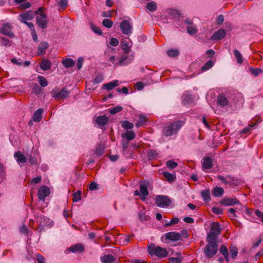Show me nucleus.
<instances>
[{
    "instance_id": "33",
    "label": "nucleus",
    "mask_w": 263,
    "mask_h": 263,
    "mask_svg": "<svg viewBox=\"0 0 263 263\" xmlns=\"http://www.w3.org/2000/svg\"><path fill=\"white\" fill-rule=\"evenodd\" d=\"M62 64L66 68H70L74 65L75 61L74 60H73L72 59L67 58V59H66L65 60H63Z\"/></svg>"
},
{
    "instance_id": "56",
    "label": "nucleus",
    "mask_w": 263,
    "mask_h": 263,
    "mask_svg": "<svg viewBox=\"0 0 263 263\" xmlns=\"http://www.w3.org/2000/svg\"><path fill=\"white\" fill-rule=\"evenodd\" d=\"M250 72L254 76H257L259 73H261L262 70L260 68H250Z\"/></svg>"
},
{
    "instance_id": "2",
    "label": "nucleus",
    "mask_w": 263,
    "mask_h": 263,
    "mask_svg": "<svg viewBox=\"0 0 263 263\" xmlns=\"http://www.w3.org/2000/svg\"><path fill=\"white\" fill-rule=\"evenodd\" d=\"M147 252L151 256H155L159 258H164L168 255V251L160 246H156L151 243L147 247Z\"/></svg>"
},
{
    "instance_id": "53",
    "label": "nucleus",
    "mask_w": 263,
    "mask_h": 263,
    "mask_svg": "<svg viewBox=\"0 0 263 263\" xmlns=\"http://www.w3.org/2000/svg\"><path fill=\"white\" fill-rule=\"evenodd\" d=\"M166 164L167 167L171 169L176 168L178 165L177 162L173 161L172 160H169L167 161Z\"/></svg>"
},
{
    "instance_id": "27",
    "label": "nucleus",
    "mask_w": 263,
    "mask_h": 263,
    "mask_svg": "<svg viewBox=\"0 0 263 263\" xmlns=\"http://www.w3.org/2000/svg\"><path fill=\"white\" fill-rule=\"evenodd\" d=\"M43 112V109L42 108H39L36 110L32 117L33 121L35 122H40L42 118Z\"/></svg>"
},
{
    "instance_id": "51",
    "label": "nucleus",
    "mask_w": 263,
    "mask_h": 263,
    "mask_svg": "<svg viewBox=\"0 0 263 263\" xmlns=\"http://www.w3.org/2000/svg\"><path fill=\"white\" fill-rule=\"evenodd\" d=\"M90 27L91 30L96 34L98 35H101L102 34V32L100 29V28L97 27L96 26L94 25L93 24L91 23L90 24Z\"/></svg>"
},
{
    "instance_id": "13",
    "label": "nucleus",
    "mask_w": 263,
    "mask_h": 263,
    "mask_svg": "<svg viewBox=\"0 0 263 263\" xmlns=\"http://www.w3.org/2000/svg\"><path fill=\"white\" fill-rule=\"evenodd\" d=\"M51 93L53 95V97L56 99L65 98L69 95V92L65 88H63L59 92L58 91V89H54L52 90Z\"/></svg>"
},
{
    "instance_id": "44",
    "label": "nucleus",
    "mask_w": 263,
    "mask_h": 263,
    "mask_svg": "<svg viewBox=\"0 0 263 263\" xmlns=\"http://www.w3.org/2000/svg\"><path fill=\"white\" fill-rule=\"evenodd\" d=\"M81 192L78 191L77 192L73 194V201L77 202L81 199Z\"/></svg>"
},
{
    "instance_id": "4",
    "label": "nucleus",
    "mask_w": 263,
    "mask_h": 263,
    "mask_svg": "<svg viewBox=\"0 0 263 263\" xmlns=\"http://www.w3.org/2000/svg\"><path fill=\"white\" fill-rule=\"evenodd\" d=\"M218 250L217 244H207L204 249V253L206 257L211 258L215 256Z\"/></svg>"
},
{
    "instance_id": "25",
    "label": "nucleus",
    "mask_w": 263,
    "mask_h": 263,
    "mask_svg": "<svg viewBox=\"0 0 263 263\" xmlns=\"http://www.w3.org/2000/svg\"><path fill=\"white\" fill-rule=\"evenodd\" d=\"M213 166L212 159L209 157H205L203 159L202 167L203 170L211 168Z\"/></svg>"
},
{
    "instance_id": "28",
    "label": "nucleus",
    "mask_w": 263,
    "mask_h": 263,
    "mask_svg": "<svg viewBox=\"0 0 263 263\" xmlns=\"http://www.w3.org/2000/svg\"><path fill=\"white\" fill-rule=\"evenodd\" d=\"M108 122V118L105 116L98 117L96 119V123L99 126H104Z\"/></svg>"
},
{
    "instance_id": "48",
    "label": "nucleus",
    "mask_w": 263,
    "mask_h": 263,
    "mask_svg": "<svg viewBox=\"0 0 263 263\" xmlns=\"http://www.w3.org/2000/svg\"><path fill=\"white\" fill-rule=\"evenodd\" d=\"M103 25L107 28H110L113 24V22L109 19L105 18L102 22Z\"/></svg>"
},
{
    "instance_id": "34",
    "label": "nucleus",
    "mask_w": 263,
    "mask_h": 263,
    "mask_svg": "<svg viewBox=\"0 0 263 263\" xmlns=\"http://www.w3.org/2000/svg\"><path fill=\"white\" fill-rule=\"evenodd\" d=\"M147 122L146 117L143 115H140L138 120L136 123V126L139 127L141 126L144 125Z\"/></svg>"
},
{
    "instance_id": "17",
    "label": "nucleus",
    "mask_w": 263,
    "mask_h": 263,
    "mask_svg": "<svg viewBox=\"0 0 263 263\" xmlns=\"http://www.w3.org/2000/svg\"><path fill=\"white\" fill-rule=\"evenodd\" d=\"M0 32L9 37H12L14 36L13 33L11 31V26L8 24H5L3 25L0 28Z\"/></svg>"
},
{
    "instance_id": "14",
    "label": "nucleus",
    "mask_w": 263,
    "mask_h": 263,
    "mask_svg": "<svg viewBox=\"0 0 263 263\" xmlns=\"http://www.w3.org/2000/svg\"><path fill=\"white\" fill-rule=\"evenodd\" d=\"M228 96L223 93L219 94L216 99L217 104L221 107H224L229 104Z\"/></svg>"
},
{
    "instance_id": "59",
    "label": "nucleus",
    "mask_w": 263,
    "mask_h": 263,
    "mask_svg": "<svg viewBox=\"0 0 263 263\" xmlns=\"http://www.w3.org/2000/svg\"><path fill=\"white\" fill-rule=\"evenodd\" d=\"M84 63V59L82 57H80L77 62V66L79 70H80L82 66Z\"/></svg>"
},
{
    "instance_id": "1",
    "label": "nucleus",
    "mask_w": 263,
    "mask_h": 263,
    "mask_svg": "<svg viewBox=\"0 0 263 263\" xmlns=\"http://www.w3.org/2000/svg\"><path fill=\"white\" fill-rule=\"evenodd\" d=\"M183 125L184 122L180 120L167 124L163 128L162 134L166 137L176 135Z\"/></svg>"
},
{
    "instance_id": "15",
    "label": "nucleus",
    "mask_w": 263,
    "mask_h": 263,
    "mask_svg": "<svg viewBox=\"0 0 263 263\" xmlns=\"http://www.w3.org/2000/svg\"><path fill=\"white\" fill-rule=\"evenodd\" d=\"M50 191L49 188L46 186H41L38 191V197L40 200L44 201L45 198L49 195Z\"/></svg>"
},
{
    "instance_id": "5",
    "label": "nucleus",
    "mask_w": 263,
    "mask_h": 263,
    "mask_svg": "<svg viewBox=\"0 0 263 263\" xmlns=\"http://www.w3.org/2000/svg\"><path fill=\"white\" fill-rule=\"evenodd\" d=\"M36 23L42 29L46 27L48 23L47 15L43 12L42 8H40L37 12Z\"/></svg>"
},
{
    "instance_id": "62",
    "label": "nucleus",
    "mask_w": 263,
    "mask_h": 263,
    "mask_svg": "<svg viewBox=\"0 0 263 263\" xmlns=\"http://www.w3.org/2000/svg\"><path fill=\"white\" fill-rule=\"evenodd\" d=\"M98 188V184L95 182H92L89 186V189L90 191L97 190Z\"/></svg>"
},
{
    "instance_id": "23",
    "label": "nucleus",
    "mask_w": 263,
    "mask_h": 263,
    "mask_svg": "<svg viewBox=\"0 0 263 263\" xmlns=\"http://www.w3.org/2000/svg\"><path fill=\"white\" fill-rule=\"evenodd\" d=\"M102 263H117L116 258L111 255H104L100 257Z\"/></svg>"
},
{
    "instance_id": "26",
    "label": "nucleus",
    "mask_w": 263,
    "mask_h": 263,
    "mask_svg": "<svg viewBox=\"0 0 263 263\" xmlns=\"http://www.w3.org/2000/svg\"><path fill=\"white\" fill-rule=\"evenodd\" d=\"M51 62L49 60L46 59H43L40 64V68L44 71L49 70L51 68Z\"/></svg>"
},
{
    "instance_id": "20",
    "label": "nucleus",
    "mask_w": 263,
    "mask_h": 263,
    "mask_svg": "<svg viewBox=\"0 0 263 263\" xmlns=\"http://www.w3.org/2000/svg\"><path fill=\"white\" fill-rule=\"evenodd\" d=\"M49 46V44L46 42H42L40 43L38 48L37 54L40 56L43 55L45 54L47 49Z\"/></svg>"
},
{
    "instance_id": "40",
    "label": "nucleus",
    "mask_w": 263,
    "mask_h": 263,
    "mask_svg": "<svg viewBox=\"0 0 263 263\" xmlns=\"http://www.w3.org/2000/svg\"><path fill=\"white\" fill-rule=\"evenodd\" d=\"M234 54L237 60V63L240 64H242L243 62V59L240 52L238 50L235 49L234 50Z\"/></svg>"
},
{
    "instance_id": "19",
    "label": "nucleus",
    "mask_w": 263,
    "mask_h": 263,
    "mask_svg": "<svg viewBox=\"0 0 263 263\" xmlns=\"http://www.w3.org/2000/svg\"><path fill=\"white\" fill-rule=\"evenodd\" d=\"M19 20L22 23H26L27 21L31 20L34 17V14L30 11H27L19 15Z\"/></svg>"
},
{
    "instance_id": "6",
    "label": "nucleus",
    "mask_w": 263,
    "mask_h": 263,
    "mask_svg": "<svg viewBox=\"0 0 263 263\" xmlns=\"http://www.w3.org/2000/svg\"><path fill=\"white\" fill-rule=\"evenodd\" d=\"M156 205L161 208H166L170 206L171 202L170 198L164 195H157L155 198Z\"/></svg>"
},
{
    "instance_id": "61",
    "label": "nucleus",
    "mask_w": 263,
    "mask_h": 263,
    "mask_svg": "<svg viewBox=\"0 0 263 263\" xmlns=\"http://www.w3.org/2000/svg\"><path fill=\"white\" fill-rule=\"evenodd\" d=\"M96 154L98 156H101L103 153V147L101 145H98L96 147Z\"/></svg>"
},
{
    "instance_id": "30",
    "label": "nucleus",
    "mask_w": 263,
    "mask_h": 263,
    "mask_svg": "<svg viewBox=\"0 0 263 263\" xmlns=\"http://www.w3.org/2000/svg\"><path fill=\"white\" fill-rule=\"evenodd\" d=\"M118 85V80H114L111 82H110L108 83L104 84L103 85L102 88H105L108 90H111L113 89L116 86H117Z\"/></svg>"
},
{
    "instance_id": "52",
    "label": "nucleus",
    "mask_w": 263,
    "mask_h": 263,
    "mask_svg": "<svg viewBox=\"0 0 263 263\" xmlns=\"http://www.w3.org/2000/svg\"><path fill=\"white\" fill-rule=\"evenodd\" d=\"M179 218L175 217V218L172 219L170 222H167L165 223L164 226L165 227H168L170 226H172L173 224L178 223L179 222Z\"/></svg>"
},
{
    "instance_id": "10",
    "label": "nucleus",
    "mask_w": 263,
    "mask_h": 263,
    "mask_svg": "<svg viewBox=\"0 0 263 263\" xmlns=\"http://www.w3.org/2000/svg\"><path fill=\"white\" fill-rule=\"evenodd\" d=\"M122 153L126 158H132L134 157L133 150L129 146L127 141H122Z\"/></svg>"
},
{
    "instance_id": "9",
    "label": "nucleus",
    "mask_w": 263,
    "mask_h": 263,
    "mask_svg": "<svg viewBox=\"0 0 263 263\" xmlns=\"http://www.w3.org/2000/svg\"><path fill=\"white\" fill-rule=\"evenodd\" d=\"M120 27L122 33L126 35H129L133 32V26L130 22L126 20H123L120 23Z\"/></svg>"
},
{
    "instance_id": "32",
    "label": "nucleus",
    "mask_w": 263,
    "mask_h": 263,
    "mask_svg": "<svg viewBox=\"0 0 263 263\" xmlns=\"http://www.w3.org/2000/svg\"><path fill=\"white\" fill-rule=\"evenodd\" d=\"M219 251L220 253H221L224 257L225 260L227 261H229V252L228 250L224 245H222L219 249Z\"/></svg>"
},
{
    "instance_id": "41",
    "label": "nucleus",
    "mask_w": 263,
    "mask_h": 263,
    "mask_svg": "<svg viewBox=\"0 0 263 263\" xmlns=\"http://www.w3.org/2000/svg\"><path fill=\"white\" fill-rule=\"evenodd\" d=\"M229 250L232 258L233 259L235 258L237 256L238 253L237 248L234 246H231L229 247Z\"/></svg>"
},
{
    "instance_id": "21",
    "label": "nucleus",
    "mask_w": 263,
    "mask_h": 263,
    "mask_svg": "<svg viewBox=\"0 0 263 263\" xmlns=\"http://www.w3.org/2000/svg\"><path fill=\"white\" fill-rule=\"evenodd\" d=\"M14 157L20 165L26 162L27 158L26 156L20 151L15 153Z\"/></svg>"
},
{
    "instance_id": "31",
    "label": "nucleus",
    "mask_w": 263,
    "mask_h": 263,
    "mask_svg": "<svg viewBox=\"0 0 263 263\" xmlns=\"http://www.w3.org/2000/svg\"><path fill=\"white\" fill-rule=\"evenodd\" d=\"M223 193L224 190L222 187L219 186L215 187L213 191V195L217 197H221Z\"/></svg>"
},
{
    "instance_id": "42",
    "label": "nucleus",
    "mask_w": 263,
    "mask_h": 263,
    "mask_svg": "<svg viewBox=\"0 0 263 263\" xmlns=\"http://www.w3.org/2000/svg\"><path fill=\"white\" fill-rule=\"evenodd\" d=\"M40 85L43 87H46L48 85V82L45 78L43 76H39L37 77Z\"/></svg>"
},
{
    "instance_id": "39",
    "label": "nucleus",
    "mask_w": 263,
    "mask_h": 263,
    "mask_svg": "<svg viewBox=\"0 0 263 263\" xmlns=\"http://www.w3.org/2000/svg\"><path fill=\"white\" fill-rule=\"evenodd\" d=\"M121 48L123 50L124 52H129L130 51V46L126 41H123L121 44Z\"/></svg>"
},
{
    "instance_id": "63",
    "label": "nucleus",
    "mask_w": 263,
    "mask_h": 263,
    "mask_svg": "<svg viewBox=\"0 0 263 263\" xmlns=\"http://www.w3.org/2000/svg\"><path fill=\"white\" fill-rule=\"evenodd\" d=\"M144 87V85L143 83L141 82H138L135 83V87L136 89L138 90H142Z\"/></svg>"
},
{
    "instance_id": "57",
    "label": "nucleus",
    "mask_w": 263,
    "mask_h": 263,
    "mask_svg": "<svg viewBox=\"0 0 263 263\" xmlns=\"http://www.w3.org/2000/svg\"><path fill=\"white\" fill-rule=\"evenodd\" d=\"M254 125L250 124L247 127L244 128L241 132V134H246L250 132L252 127H253Z\"/></svg>"
},
{
    "instance_id": "43",
    "label": "nucleus",
    "mask_w": 263,
    "mask_h": 263,
    "mask_svg": "<svg viewBox=\"0 0 263 263\" xmlns=\"http://www.w3.org/2000/svg\"><path fill=\"white\" fill-rule=\"evenodd\" d=\"M213 65L214 62L211 60H209L202 67L201 70L203 71L208 70L210 69L211 68H212L213 66Z\"/></svg>"
},
{
    "instance_id": "36",
    "label": "nucleus",
    "mask_w": 263,
    "mask_h": 263,
    "mask_svg": "<svg viewBox=\"0 0 263 263\" xmlns=\"http://www.w3.org/2000/svg\"><path fill=\"white\" fill-rule=\"evenodd\" d=\"M164 177L166 178L168 181L172 182L176 179V176L175 174H173L167 172H164L163 174Z\"/></svg>"
},
{
    "instance_id": "29",
    "label": "nucleus",
    "mask_w": 263,
    "mask_h": 263,
    "mask_svg": "<svg viewBox=\"0 0 263 263\" xmlns=\"http://www.w3.org/2000/svg\"><path fill=\"white\" fill-rule=\"evenodd\" d=\"M218 235L215 234H212L209 232L208 234L206 237L207 244H217V237Z\"/></svg>"
},
{
    "instance_id": "8",
    "label": "nucleus",
    "mask_w": 263,
    "mask_h": 263,
    "mask_svg": "<svg viewBox=\"0 0 263 263\" xmlns=\"http://www.w3.org/2000/svg\"><path fill=\"white\" fill-rule=\"evenodd\" d=\"M134 59L133 55L129 52H124L120 57L118 64L119 66H125L129 64Z\"/></svg>"
},
{
    "instance_id": "58",
    "label": "nucleus",
    "mask_w": 263,
    "mask_h": 263,
    "mask_svg": "<svg viewBox=\"0 0 263 263\" xmlns=\"http://www.w3.org/2000/svg\"><path fill=\"white\" fill-rule=\"evenodd\" d=\"M217 178L225 184H228L231 182L230 179L228 177L225 178L221 175H218Z\"/></svg>"
},
{
    "instance_id": "47",
    "label": "nucleus",
    "mask_w": 263,
    "mask_h": 263,
    "mask_svg": "<svg viewBox=\"0 0 263 263\" xmlns=\"http://www.w3.org/2000/svg\"><path fill=\"white\" fill-rule=\"evenodd\" d=\"M120 59V57H117L116 55H111L109 57L108 61L111 62L115 66L119 65L118 64V60Z\"/></svg>"
},
{
    "instance_id": "18",
    "label": "nucleus",
    "mask_w": 263,
    "mask_h": 263,
    "mask_svg": "<svg viewBox=\"0 0 263 263\" xmlns=\"http://www.w3.org/2000/svg\"><path fill=\"white\" fill-rule=\"evenodd\" d=\"M84 246L81 243H78L70 247L67 251L72 253H82L84 251Z\"/></svg>"
},
{
    "instance_id": "45",
    "label": "nucleus",
    "mask_w": 263,
    "mask_h": 263,
    "mask_svg": "<svg viewBox=\"0 0 263 263\" xmlns=\"http://www.w3.org/2000/svg\"><path fill=\"white\" fill-rule=\"evenodd\" d=\"M157 155L158 154L156 151L153 149H150L147 153L148 158L150 160L156 158Z\"/></svg>"
},
{
    "instance_id": "60",
    "label": "nucleus",
    "mask_w": 263,
    "mask_h": 263,
    "mask_svg": "<svg viewBox=\"0 0 263 263\" xmlns=\"http://www.w3.org/2000/svg\"><path fill=\"white\" fill-rule=\"evenodd\" d=\"M212 211L217 215L221 214L223 212L222 209L219 207H213L212 209Z\"/></svg>"
},
{
    "instance_id": "49",
    "label": "nucleus",
    "mask_w": 263,
    "mask_h": 263,
    "mask_svg": "<svg viewBox=\"0 0 263 263\" xmlns=\"http://www.w3.org/2000/svg\"><path fill=\"white\" fill-rule=\"evenodd\" d=\"M122 127L125 129H132L134 127L133 124L130 123L127 121H123L121 123Z\"/></svg>"
},
{
    "instance_id": "24",
    "label": "nucleus",
    "mask_w": 263,
    "mask_h": 263,
    "mask_svg": "<svg viewBox=\"0 0 263 263\" xmlns=\"http://www.w3.org/2000/svg\"><path fill=\"white\" fill-rule=\"evenodd\" d=\"M212 234L219 235L221 233V228L219 223L213 222L212 223L211 231L210 232Z\"/></svg>"
},
{
    "instance_id": "37",
    "label": "nucleus",
    "mask_w": 263,
    "mask_h": 263,
    "mask_svg": "<svg viewBox=\"0 0 263 263\" xmlns=\"http://www.w3.org/2000/svg\"><path fill=\"white\" fill-rule=\"evenodd\" d=\"M182 98L184 103H189L192 102V96L187 92H184L182 95Z\"/></svg>"
},
{
    "instance_id": "3",
    "label": "nucleus",
    "mask_w": 263,
    "mask_h": 263,
    "mask_svg": "<svg viewBox=\"0 0 263 263\" xmlns=\"http://www.w3.org/2000/svg\"><path fill=\"white\" fill-rule=\"evenodd\" d=\"M37 221L39 224L38 229L40 232H42L44 231L45 227H51L53 224V222L52 220L42 215L38 217Z\"/></svg>"
},
{
    "instance_id": "35",
    "label": "nucleus",
    "mask_w": 263,
    "mask_h": 263,
    "mask_svg": "<svg viewBox=\"0 0 263 263\" xmlns=\"http://www.w3.org/2000/svg\"><path fill=\"white\" fill-rule=\"evenodd\" d=\"M146 8L151 12H154L157 9V3L154 1H152L147 3Z\"/></svg>"
},
{
    "instance_id": "38",
    "label": "nucleus",
    "mask_w": 263,
    "mask_h": 263,
    "mask_svg": "<svg viewBox=\"0 0 263 263\" xmlns=\"http://www.w3.org/2000/svg\"><path fill=\"white\" fill-rule=\"evenodd\" d=\"M202 197L204 201H210L211 200L210 193L209 190H204L201 192Z\"/></svg>"
},
{
    "instance_id": "12",
    "label": "nucleus",
    "mask_w": 263,
    "mask_h": 263,
    "mask_svg": "<svg viewBox=\"0 0 263 263\" xmlns=\"http://www.w3.org/2000/svg\"><path fill=\"white\" fill-rule=\"evenodd\" d=\"M220 204L225 206H233L235 204L240 206V204L241 203L236 198L225 197L220 201Z\"/></svg>"
},
{
    "instance_id": "7",
    "label": "nucleus",
    "mask_w": 263,
    "mask_h": 263,
    "mask_svg": "<svg viewBox=\"0 0 263 263\" xmlns=\"http://www.w3.org/2000/svg\"><path fill=\"white\" fill-rule=\"evenodd\" d=\"M181 238V234L176 232H170L165 233L161 236V240L166 243L167 240L176 241L179 240Z\"/></svg>"
},
{
    "instance_id": "22",
    "label": "nucleus",
    "mask_w": 263,
    "mask_h": 263,
    "mask_svg": "<svg viewBox=\"0 0 263 263\" xmlns=\"http://www.w3.org/2000/svg\"><path fill=\"white\" fill-rule=\"evenodd\" d=\"M121 137L125 139V140L123 141H127L128 144H129V142L135 138V134L133 130L127 131L122 133Z\"/></svg>"
},
{
    "instance_id": "54",
    "label": "nucleus",
    "mask_w": 263,
    "mask_h": 263,
    "mask_svg": "<svg viewBox=\"0 0 263 263\" xmlns=\"http://www.w3.org/2000/svg\"><path fill=\"white\" fill-rule=\"evenodd\" d=\"M122 109V107L121 106H116L110 109L109 113L111 115H114L116 113L119 112Z\"/></svg>"
},
{
    "instance_id": "46",
    "label": "nucleus",
    "mask_w": 263,
    "mask_h": 263,
    "mask_svg": "<svg viewBox=\"0 0 263 263\" xmlns=\"http://www.w3.org/2000/svg\"><path fill=\"white\" fill-rule=\"evenodd\" d=\"M0 45L9 47L11 46V43L9 40L5 37H2L0 40Z\"/></svg>"
},
{
    "instance_id": "55",
    "label": "nucleus",
    "mask_w": 263,
    "mask_h": 263,
    "mask_svg": "<svg viewBox=\"0 0 263 263\" xmlns=\"http://www.w3.org/2000/svg\"><path fill=\"white\" fill-rule=\"evenodd\" d=\"M186 29L187 33L190 35H194L197 32V29L195 27L189 26Z\"/></svg>"
},
{
    "instance_id": "64",
    "label": "nucleus",
    "mask_w": 263,
    "mask_h": 263,
    "mask_svg": "<svg viewBox=\"0 0 263 263\" xmlns=\"http://www.w3.org/2000/svg\"><path fill=\"white\" fill-rule=\"evenodd\" d=\"M36 256L37 263H44L45 259L43 255L40 254H37Z\"/></svg>"
},
{
    "instance_id": "11",
    "label": "nucleus",
    "mask_w": 263,
    "mask_h": 263,
    "mask_svg": "<svg viewBox=\"0 0 263 263\" xmlns=\"http://www.w3.org/2000/svg\"><path fill=\"white\" fill-rule=\"evenodd\" d=\"M148 185L149 182L146 180L141 181L140 184V192L141 193L140 199L142 201L145 200L146 196L148 195V192L147 190Z\"/></svg>"
},
{
    "instance_id": "16",
    "label": "nucleus",
    "mask_w": 263,
    "mask_h": 263,
    "mask_svg": "<svg viewBox=\"0 0 263 263\" xmlns=\"http://www.w3.org/2000/svg\"><path fill=\"white\" fill-rule=\"evenodd\" d=\"M227 33L224 29H220L214 33L211 39L213 41H219L223 39Z\"/></svg>"
},
{
    "instance_id": "50",
    "label": "nucleus",
    "mask_w": 263,
    "mask_h": 263,
    "mask_svg": "<svg viewBox=\"0 0 263 263\" xmlns=\"http://www.w3.org/2000/svg\"><path fill=\"white\" fill-rule=\"evenodd\" d=\"M167 54L170 57H175L179 54V51L177 49H170L167 51Z\"/></svg>"
}]
</instances>
